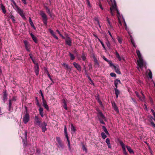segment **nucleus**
Here are the masks:
<instances>
[{"mask_svg": "<svg viewBox=\"0 0 155 155\" xmlns=\"http://www.w3.org/2000/svg\"><path fill=\"white\" fill-rule=\"evenodd\" d=\"M115 54L116 57L118 59L119 61H120L121 60V58L120 57V56L119 54L118 53L117 51L116 50L115 51Z\"/></svg>", "mask_w": 155, "mask_h": 155, "instance_id": "nucleus-32", "label": "nucleus"}, {"mask_svg": "<svg viewBox=\"0 0 155 155\" xmlns=\"http://www.w3.org/2000/svg\"><path fill=\"white\" fill-rule=\"evenodd\" d=\"M98 4H99V7H100V8L102 10H103V8L102 7V5L101 3L99 2L98 3Z\"/></svg>", "mask_w": 155, "mask_h": 155, "instance_id": "nucleus-57", "label": "nucleus"}, {"mask_svg": "<svg viewBox=\"0 0 155 155\" xmlns=\"http://www.w3.org/2000/svg\"><path fill=\"white\" fill-rule=\"evenodd\" d=\"M107 62L108 63V64H110V67L113 66L114 67L113 64L112 63V61L111 60H108V61H107Z\"/></svg>", "mask_w": 155, "mask_h": 155, "instance_id": "nucleus-45", "label": "nucleus"}, {"mask_svg": "<svg viewBox=\"0 0 155 155\" xmlns=\"http://www.w3.org/2000/svg\"><path fill=\"white\" fill-rule=\"evenodd\" d=\"M12 100L11 99H9V103H8V110L10 111L11 109L12 108Z\"/></svg>", "mask_w": 155, "mask_h": 155, "instance_id": "nucleus-28", "label": "nucleus"}, {"mask_svg": "<svg viewBox=\"0 0 155 155\" xmlns=\"http://www.w3.org/2000/svg\"><path fill=\"white\" fill-rule=\"evenodd\" d=\"M112 106L113 108V109L117 113H119V110L118 108V107H117V106L116 105L115 103L114 102L113 103H112Z\"/></svg>", "mask_w": 155, "mask_h": 155, "instance_id": "nucleus-19", "label": "nucleus"}, {"mask_svg": "<svg viewBox=\"0 0 155 155\" xmlns=\"http://www.w3.org/2000/svg\"><path fill=\"white\" fill-rule=\"evenodd\" d=\"M33 63L35 64V65H36V64H38V63H36L35 62V60L33 59V58L31 59Z\"/></svg>", "mask_w": 155, "mask_h": 155, "instance_id": "nucleus-58", "label": "nucleus"}, {"mask_svg": "<svg viewBox=\"0 0 155 155\" xmlns=\"http://www.w3.org/2000/svg\"><path fill=\"white\" fill-rule=\"evenodd\" d=\"M39 113L42 117H44L43 109L42 107H40L39 110Z\"/></svg>", "mask_w": 155, "mask_h": 155, "instance_id": "nucleus-21", "label": "nucleus"}, {"mask_svg": "<svg viewBox=\"0 0 155 155\" xmlns=\"http://www.w3.org/2000/svg\"><path fill=\"white\" fill-rule=\"evenodd\" d=\"M40 92H41V97H42V101L45 100V99H44V95H43L42 92L41 90H40Z\"/></svg>", "mask_w": 155, "mask_h": 155, "instance_id": "nucleus-55", "label": "nucleus"}, {"mask_svg": "<svg viewBox=\"0 0 155 155\" xmlns=\"http://www.w3.org/2000/svg\"><path fill=\"white\" fill-rule=\"evenodd\" d=\"M124 24L125 28L126 30H127V25L124 20Z\"/></svg>", "mask_w": 155, "mask_h": 155, "instance_id": "nucleus-63", "label": "nucleus"}, {"mask_svg": "<svg viewBox=\"0 0 155 155\" xmlns=\"http://www.w3.org/2000/svg\"><path fill=\"white\" fill-rule=\"evenodd\" d=\"M144 109H146V110L147 111L148 109V108L147 107V105L146 104H144Z\"/></svg>", "mask_w": 155, "mask_h": 155, "instance_id": "nucleus-60", "label": "nucleus"}, {"mask_svg": "<svg viewBox=\"0 0 155 155\" xmlns=\"http://www.w3.org/2000/svg\"><path fill=\"white\" fill-rule=\"evenodd\" d=\"M110 75L112 77H116V74L114 73H110Z\"/></svg>", "mask_w": 155, "mask_h": 155, "instance_id": "nucleus-52", "label": "nucleus"}, {"mask_svg": "<svg viewBox=\"0 0 155 155\" xmlns=\"http://www.w3.org/2000/svg\"><path fill=\"white\" fill-rule=\"evenodd\" d=\"M36 65L34 66V71L37 76L38 75L39 71V67L38 64H36Z\"/></svg>", "mask_w": 155, "mask_h": 155, "instance_id": "nucleus-16", "label": "nucleus"}, {"mask_svg": "<svg viewBox=\"0 0 155 155\" xmlns=\"http://www.w3.org/2000/svg\"><path fill=\"white\" fill-rule=\"evenodd\" d=\"M31 26V27L35 30H36V28L35 27V26L34 24H33V22H31L30 23Z\"/></svg>", "mask_w": 155, "mask_h": 155, "instance_id": "nucleus-48", "label": "nucleus"}, {"mask_svg": "<svg viewBox=\"0 0 155 155\" xmlns=\"http://www.w3.org/2000/svg\"><path fill=\"white\" fill-rule=\"evenodd\" d=\"M64 132L65 135L67 139V140L68 141V148H69V149H71L70 143V141H69V137H68V133L67 132V127H66V126H64Z\"/></svg>", "mask_w": 155, "mask_h": 155, "instance_id": "nucleus-7", "label": "nucleus"}, {"mask_svg": "<svg viewBox=\"0 0 155 155\" xmlns=\"http://www.w3.org/2000/svg\"><path fill=\"white\" fill-rule=\"evenodd\" d=\"M72 64L74 67L76 68L79 71H81V65L76 62H73Z\"/></svg>", "mask_w": 155, "mask_h": 155, "instance_id": "nucleus-15", "label": "nucleus"}, {"mask_svg": "<svg viewBox=\"0 0 155 155\" xmlns=\"http://www.w3.org/2000/svg\"><path fill=\"white\" fill-rule=\"evenodd\" d=\"M10 17L9 18L12 19V22L14 23H15V17L14 16L12 15V13L11 12L9 14Z\"/></svg>", "mask_w": 155, "mask_h": 155, "instance_id": "nucleus-22", "label": "nucleus"}, {"mask_svg": "<svg viewBox=\"0 0 155 155\" xmlns=\"http://www.w3.org/2000/svg\"><path fill=\"white\" fill-rule=\"evenodd\" d=\"M71 133H74L76 131V129L75 127L72 124H71Z\"/></svg>", "mask_w": 155, "mask_h": 155, "instance_id": "nucleus-24", "label": "nucleus"}, {"mask_svg": "<svg viewBox=\"0 0 155 155\" xmlns=\"http://www.w3.org/2000/svg\"><path fill=\"white\" fill-rule=\"evenodd\" d=\"M1 8L2 11L3 12L4 14H5L6 13V11L5 6H4L2 4L1 5Z\"/></svg>", "mask_w": 155, "mask_h": 155, "instance_id": "nucleus-31", "label": "nucleus"}, {"mask_svg": "<svg viewBox=\"0 0 155 155\" xmlns=\"http://www.w3.org/2000/svg\"><path fill=\"white\" fill-rule=\"evenodd\" d=\"M102 58H103V59L107 62L109 60L107 59V58H106V57L104 56H103Z\"/></svg>", "mask_w": 155, "mask_h": 155, "instance_id": "nucleus-62", "label": "nucleus"}, {"mask_svg": "<svg viewBox=\"0 0 155 155\" xmlns=\"http://www.w3.org/2000/svg\"><path fill=\"white\" fill-rule=\"evenodd\" d=\"M101 136L103 139H105L107 137V136L104 132H102L101 133Z\"/></svg>", "mask_w": 155, "mask_h": 155, "instance_id": "nucleus-40", "label": "nucleus"}, {"mask_svg": "<svg viewBox=\"0 0 155 155\" xmlns=\"http://www.w3.org/2000/svg\"><path fill=\"white\" fill-rule=\"evenodd\" d=\"M106 18H107V21L108 24H107V25L108 26H110V27L111 28L112 27V26L111 25V23H110V20H109V18L107 17Z\"/></svg>", "mask_w": 155, "mask_h": 155, "instance_id": "nucleus-36", "label": "nucleus"}, {"mask_svg": "<svg viewBox=\"0 0 155 155\" xmlns=\"http://www.w3.org/2000/svg\"><path fill=\"white\" fill-rule=\"evenodd\" d=\"M56 139L59 145L58 147L59 148H61L62 149L64 148V144L62 142L60 138L59 137H56Z\"/></svg>", "mask_w": 155, "mask_h": 155, "instance_id": "nucleus-8", "label": "nucleus"}, {"mask_svg": "<svg viewBox=\"0 0 155 155\" xmlns=\"http://www.w3.org/2000/svg\"><path fill=\"white\" fill-rule=\"evenodd\" d=\"M106 44L107 47L109 48H110L111 47V44L110 43L109 41L108 40H107Z\"/></svg>", "mask_w": 155, "mask_h": 155, "instance_id": "nucleus-38", "label": "nucleus"}, {"mask_svg": "<svg viewBox=\"0 0 155 155\" xmlns=\"http://www.w3.org/2000/svg\"><path fill=\"white\" fill-rule=\"evenodd\" d=\"M114 68L115 70V72L119 74H121V73L120 71L119 68H117L115 66H114Z\"/></svg>", "mask_w": 155, "mask_h": 155, "instance_id": "nucleus-26", "label": "nucleus"}, {"mask_svg": "<svg viewBox=\"0 0 155 155\" xmlns=\"http://www.w3.org/2000/svg\"><path fill=\"white\" fill-rule=\"evenodd\" d=\"M49 32L51 34V35L53 36L54 35H55V34L54 32V31L51 29H49Z\"/></svg>", "mask_w": 155, "mask_h": 155, "instance_id": "nucleus-46", "label": "nucleus"}, {"mask_svg": "<svg viewBox=\"0 0 155 155\" xmlns=\"http://www.w3.org/2000/svg\"><path fill=\"white\" fill-rule=\"evenodd\" d=\"M151 124L152 125V126L155 127V124L154 123L153 121H151L150 122Z\"/></svg>", "mask_w": 155, "mask_h": 155, "instance_id": "nucleus-61", "label": "nucleus"}, {"mask_svg": "<svg viewBox=\"0 0 155 155\" xmlns=\"http://www.w3.org/2000/svg\"><path fill=\"white\" fill-rule=\"evenodd\" d=\"M41 118L38 117V116L35 115V117L34 123L36 125L38 126L41 122Z\"/></svg>", "mask_w": 155, "mask_h": 155, "instance_id": "nucleus-5", "label": "nucleus"}, {"mask_svg": "<svg viewBox=\"0 0 155 155\" xmlns=\"http://www.w3.org/2000/svg\"><path fill=\"white\" fill-rule=\"evenodd\" d=\"M94 62L95 66L96 67L99 68L100 66V65L97 60L96 58L94 59Z\"/></svg>", "mask_w": 155, "mask_h": 155, "instance_id": "nucleus-27", "label": "nucleus"}, {"mask_svg": "<svg viewBox=\"0 0 155 155\" xmlns=\"http://www.w3.org/2000/svg\"><path fill=\"white\" fill-rule=\"evenodd\" d=\"M45 7L46 8L47 13H48V14H50V13H51V12L49 8L48 7L46 6H45Z\"/></svg>", "mask_w": 155, "mask_h": 155, "instance_id": "nucleus-44", "label": "nucleus"}, {"mask_svg": "<svg viewBox=\"0 0 155 155\" xmlns=\"http://www.w3.org/2000/svg\"><path fill=\"white\" fill-rule=\"evenodd\" d=\"M123 153L124 155H127V153L126 151V149H124L123 150Z\"/></svg>", "mask_w": 155, "mask_h": 155, "instance_id": "nucleus-56", "label": "nucleus"}, {"mask_svg": "<svg viewBox=\"0 0 155 155\" xmlns=\"http://www.w3.org/2000/svg\"><path fill=\"white\" fill-rule=\"evenodd\" d=\"M29 34L34 41L35 43H38V40L31 33H29Z\"/></svg>", "mask_w": 155, "mask_h": 155, "instance_id": "nucleus-20", "label": "nucleus"}, {"mask_svg": "<svg viewBox=\"0 0 155 155\" xmlns=\"http://www.w3.org/2000/svg\"><path fill=\"white\" fill-rule=\"evenodd\" d=\"M112 2V5L111 7H110V13L112 15H114V13L113 12V9H115L117 11V12L118 15H120V13L118 10L117 8V4L115 0H113V2L112 0H110Z\"/></svg>", "mask_w": 155, "mask_h": 155, "instance_id": "nucleus-2", "label": "nucleus"}, {"mask_svg": "<svg viewBox=\"0 0 155 155\" xmlns=\"http://www.w3.org/2000/svg\"><path fill=\"white\" fill-rule=\"evenodd\" d=\"M139 98L140 99V101H144L145 99V96L144 95H143V96L142 97H140Z\"/></svg>", "mask_w": 155, "mask_h": 155, "instance_id": "nucleus-50", "label": "nucleus"}, {"mask_svg": "<svg viewBox=\"0 0 155 155\" xmlns=\"http://www.w3.org/2000/svg\"><path fill=\"white\" fill-rule=\"evenodd\" d=\"M35 100H36V102H35V103H36V104L38 107H41V105L39 104V102H38V98H37V97H35Z\"/></svg>", "mask_w": 155, "mask_h": 155, "instance_id": "nucleus-37", "label": "nucleus"}, {"mask_svg": "<svg viewBox=\"0 0 155 155\" xmlns=\"http://www.w3.org/2000/svg\"><path fill=\"white\" fill-rule=\"evenodd\" d=\"M131 99L132 100V102H133L134 104L136 106V104H137V102L136 100L135 99H134L133 98H131Z\"/></svg>", "mask_w": 155, "mask_h": 155, "instance_id": "nucleus-49", "label": "nucleus"}, {"mask_svg": "<svg viewBox=\"0 0 155 155\" xmlns=\"http://www.w3.org/2000/svg\"><path fill=\"white\" fill-rule=\"evenodd\" d=\"M3 94L2 99L4 103L5 104L7 99L8 94L7 93L6 90L4 91L3 92Z\"/></svg>", "mask_w": 155, "mask_h": 155, "instance_id": "nucleus-12", "label": "nucleus"}, {"mask_svg": "<svg viewBox=\"0 0 155 155\" xmlns=\"http://www.w3.org/2000/svg\"><path fill=\"white\" fill-rule=\"evenodd\" d=\"M120 144L123 150L126 149L125 145L122 141H120Z\"/></svg>", "mask_w": 155, "mask_h": 155, "instance_id": "nucleus-35", "label": "nucleus"}, {"mask_svg": "<svg viewBox=\"0 0 155 155\" xmlns=\"http://www.w3.org/2000/svg\"><path fill=\"white\" fill-rule=\"evenodd\" d=\"M97 116L98 119V120L100 122V123L104 125L105 124V123L104 122V120L105 121H107V120L106 117L103 114L101 111L98 109H97Z\"/></svg>", "mask_w": 155, "mask_h": 155, "instance_id": "nucleus-1", "label": "nucleus"}, {"mask_svg": "<svg viewBox=\"0 0 155 155\" xmlns=\"http://www.w3.org/2000/svg\"><path fill=\"white\" fill-rule=\"evenodd\" d=\"M40 14L42 18V21L44 24L45 25H47L48 18L46 14L44 12L42 11L40 12Z\"/></svg>", "mask_w": 155, "mask_h": 155, "instance_id": "nucleus-3", "label": "nucleus"}, {"mask_svg": "<svg viewBox=\"0 0 155 155\" xmlns=\"http://www.w3.org/2000/svg\"><path fill=\"white\" fill-rule=\"evenodd\" d=\"M56 31H57V32L58 33L59 35H60V36H61V37H62V38L63 39H65V37H64V36H63L62 35H61V34L60 33V31H59V30H56Z\"/></svg>", "mask_w": 155, "mask_h": 155, "instance_id": "nucleus-43", "label": "nucleus"}, {"mask_svg": "<svg viewBox=\"0 0 155 155\" xmlns=\"http://www.w3.org/2000/svg\"><path fill=\"white\" fill-rule=\"evenodd\" d=\"M47 123L45 121H43L38 126L41 129L42 132H45L47 130Z\"/></svg>", "mask_w": 155, "mask_h": 155, "instance_id": "nucleus-4", "label": "nucleus"}, {"mask_svg": "<svg viewBox=\"0 0 155 155\" xmlns=\"http://www.w3.org/2000/svg\"><path fill=\"white\" fill-rule=\"evenodd\" d=\"M126 147L127 148V149L128 151H129V152L130 153H134L133 150H132V149L130 147L128 146H126Z\"/></svg>", "mask_w": 155, "mask_h": 155, "instance_id": "nucleus-25", "label": "nucleus"}, {"mask_svg": "<svg viewBox=\"0 0 155 155\" xmlns=\"http://www.w3.org/2000/svg\"><path fill=\"white\" fill-rule=\"evenodd\" d=\"M106 142L107 144L110 143V139L109 138H107L106 139Z\"/></svg>", "mask_w": 155, "mask_h": 155, "instance_id": "nucleus-59", "label": "nucleus"}, {"mask_svg": "<svg viewBox=\"0 0 155 155\" xmlns=\"http://www.w3.org/2000/svg\"><path fill=\"white\" fill-rule=\"evenodd\" d=\"M117 40L118 41V42L120 43L121 44L122 43V40L119 37H117Z\"/></svg>", "mask_w": 155, "mask_h": 155, "instance_id": "nucleus-53", "label": "nucleus"}, {"mask_svg": "<svg viewBox=\"0 0 155 155\" xmlns=\"http://www.w3.org/2000/svg\"><path fill=\"white\" fill-rule=\"evenodd\" d=\"M82 149L86 153H87V149L84 144L82 145Z\"/></svg>", "mask_w": 155, "mask_h": 155, "instance_id": "nucleus-42", "label": "nucleus"}, {"mask_svg": "<svg viewBox=\"0 0 155 155\" xmlns=\"http://www.w3.org/2000/svg\"><path fill=\"white\" fill-rule=\"evenodd\" d=\"M114 89L115 94L119 95L120 94V91L117 88H114Z\"/></svg>", "mask_w": 155, "mask_h": 155, "instance_id": "nucleus-41", "label": "nucleus"}, {"mask_svg": "<svg viewBox=\"0 0 155 155\" xmlns=\"http://www.w3.org/2000/svg\"><path fill=\"white\" fill-rule=\"evenodd\" d=\"M149 72L148 73V76L149 78L150 79L152 78V75L151 71L150 69H149Z\"/></svg>", "mask_w": 155, "mask_h": 155, "instance_id": "nucleus-39", "label": "nucleus"}, {"mask_svg": "<svg viewBox=\"0 0 155 155\" xmlns=\"http://www.w3.org/2000/svg\"><path fill=\"white\" fill-rule=\"evenodd\" d=\"M137 61L138 65L140 68L143 67V60L142 58H138Z\"/></svg>", "mask_w": 155, "mask_h": 155, "instance_id": "nucleus-14", "label": "nucleus"}, {"mask_svg": "<svg viewBox=\"0 0 155 155\" xmlns=\"http://www.w3.org/2000/svg\"><path fill=\"white\" fill-rule=\"evenodd\" d=\"M62 65L65 68V69L69 70V72H71V68H70L68 64H66L65 63H63Z\"/></svg>", "mask_w": 155, "mask_h": 155, "instance_id": "nucleus-18", "label": "nucleus"}, {"mask_svg": "<svg viewBox=\"0 0 155 155\" xmlns=\"http://www.w3.org/2000/svg\"><path fill=\"white\" fill-rule=\"evenodd\" d=\"M23 42L25 45V46L26 51L28 52H30V49L29 48V47H30V45L29 42L27 40H25L23 41Z\"/></svg>", "mask_w": 155, "mask_h": 155, "instance_id": "nucleus-13", "label": "nucleus"}, {"mask_svg": "<svg viewBox=\"0 0 155 155\" xmlns=\"http://www.w3.org/2000/svg\"><path fill=\"white\" fill-rule=\"evenodd\" d=\"M81 58H82V60L84 61L86 60V57L84 53L83 52L82 53V55L81 56Z\"/></svg>", "mask_w": 155, "mask_h": 155, "instance_id": "nucleus-34", "label": "nucleus"}, {"mask_svg": "<svg viewBox=\"0 0 155 155\" xmlns=\"http://www.w3.org/2000/svg\"><path fill=\"white\" fill-rule=\"evenodd\" d=\"M15 7V8H16L17 7H18L17 5L16 4V3L14 2V3H13Z\"/></svg>", "mask_w": 155, "mask_h": 155, "instance_id": "nucleus-64", "label": "nucleus"}, {"mask_svg": "<svg viewBox=\"0 0 155 155\" xmlns=\"http://www.w3.org/2000/svg\"><path fill=\"white\" fill-rule=\"evenodd\" d=\"M114 82L115 87V88H116V89H117V85L118 84V83L117 82V81H116V80H114Z\"/></svg>", "mask_w": 155, "mask_h": 155, "instance_id": "nucleus-47", "label": "nucleus"}, {"mask_svg": "<svg viewBox=\"0 0 155 155\" xmlns=\"http://www.w3.org/2000/svg\"><path fill=\"white\" fill-rule=\"evenodd\" d=\"M68 55L70 57V60L73 61L74 60L75 57L73 54L71 53V52H69Z\"/></svg>", "mask_w": 155, "mask_h": 155, "instance_id": "nucleus-23", "label": "nucleus"}, {"mask_svg": "<svg viewBox=\"0 0 155 155\" xmlns=\"http://www.w3.org/2000/svg\"><path fill=\"white\" fill-rule=\"evenodd\" d=\"M136 53L138 58H142L139 50H136Z\"/></svg>", "mask_w": 155, "mask_h": 155, "instance_id": "nucleus-33", "label": "nucleus"}, {"mask_svg": "<svg viewBox=\"0 0 155 155\" xmlns=\"http://www.w3.org/2000/svg\"><path fill=\"white\" fill-rule=\"evenodd\" d=\"M30 116L29 114L27 112L26 113L25 115H24L22 119L25 124H27L29 120Z\"/></svg>", "mask_w": 155, "mask_h": 155, "instance_id": "nucleus-6", "label": "nucleus"}, {"mask_svg": "<svg viewBox=\"0 0 155 155\" xmlns=\"http://www.w3.org/2000/svg\"><path fill=\"white\" fill-rule=\"evenodd\" d=\"M24 138H22V142L23 145L25 146H26L27 145V130H25L24 134Z\"/></svg>", "mask_w": 155, "mask_h": 155, "instance_id": "nucleus-9", "label": "nucleus"}, {"mask_svg": "<svg viewBox=\"0 0 155 155\" xmlns=\"http://www.w3.org/2000/svg\"><path fill=\"white\" fill-rule=\"evenodd\" d=\"M99 41H100V42L101 43V45H102V47H103V48L104 49H105V46H104V43H103V42L101 41L100 39H99Z\"/></svg>", "mask_w": 155, "mask_h": 155, "instance_id": "nucleus-51", "label": "nucleus"}, {"mask_svg": "<svg viewBox=\"0 0 155 155\" xmlns=\"http://www.w3.org/2000/svg\"><path fill=\"white\" fill-rule=\"evenodd\" d=\"M63 102L64 104V105H63V107L66 110H68V108L67 107V104L66 101L65 100L63 99Z\"/></svg>", "mask_w": 155, "mask_h": 155, "instance_id": "nucleus-30", "label": "nucleus"}, {"mask_svg": "<svg viewBox=\"0 0 155 155\" xmlns=\"http://www.w3.org/2000/svg\"><path fill=\"white\" fill-rule=\"evenodd\" d=\"M64 39L66 44L69 46H71L72 43V39L69 37L67 36Z\"/></svg>", "mask_w": 155, "mask_h": 155, "instance_id": "nucleus-10", "label": "nucleus"}, {"mask_svg": "<svg viewBox=\"0 0 155 155\" xmlns=\"http://www.w3.org/2000/svg\"><path fill=\"white\" fill-rule=\"evenodd\" d=\"M130 41H131V43L132 44L133 43H135L134 41V40L133 38V37L131 35H130Z\"/></svg>", "mask_w": 155, "mask_h": 155, "instance_id": "nucleus-54", "label": "nucleus"}, {"mask_svg": "<svg viewBox=\"0 0 155 155\" xmlns=\"http://www.w3.org/2000/svg\"><path fill=\"white\" fill-rule=\"evenodd\" d=\"M102 128L103 129V131L105 132V133L107 134L108 135L109 133L107 131V129L106 127L105 126H102Z\"/></svg>", "mask_w": 155, "mask_h": 155, "instance_id": "nucleus-29", "label": "nucleus"}, {"mask_svg": "<svg viewBox=\"0 0 155 155\" xmlns=\"http://www.w3.org/2000/svg\"><path fill=\"white\" fill-rule=\"evenodd\" d=\"M43 101V107L48 111H49V107L48 105L47 104V102L45 100Z\"/></svg>", "mask_w": 155, "mask_h": 155, "instance_id": "nucleus-17", "label": "nucleus"}, {"mask_svg": "<svg viewBox=\"0 0 155 155\" xmlns=\"http://www.w3.org/2000/svg\"><path fill=\"white\" fill-rule=\"evenodd\" d=\"M15 10L23 18H25L23 11L19 7H17L15 9Z\"/></svg>", "mask_w": 155, "mask_h": 155, "instance_id": "nucleus-11", "label": "nucleus"}]
</instances>
